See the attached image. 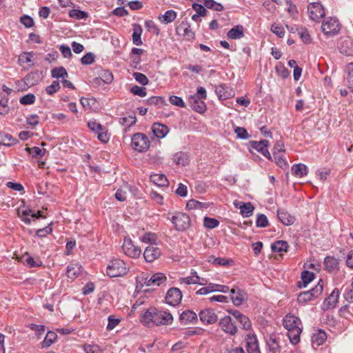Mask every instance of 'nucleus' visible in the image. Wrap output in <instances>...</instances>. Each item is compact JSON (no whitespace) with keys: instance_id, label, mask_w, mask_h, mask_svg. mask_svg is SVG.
<instances>
[{"instance_id":"nucleus-15","label":"nucleus","mask_w":353,"mask_h":353,"mask_svg":"<svg viewBox=\"0 0 353 353\" xmlns=\"http://www.w3.org/2000/svg\"><path fill=\"white\" fill-rule=\"evenodd\" d=\"M230 294L232 303L236 306L241 305L248 299L246 292L239 288L231 289Z\"/></svg>"},{"instance_id":"nucleus-13","label":"nucleus","mask_w":353,"mask_h":353,"mask_svg":"<svg viewBox=\"0 0 353 353\" xmlns=\"http://www.w3.org/2000/svg\"><path fill=\"white\" fill-rule=\"evenodd\" d=\"M182 299V292L177 288H171L168 290L166 296L165 301L166 303L170 305H177L180 303Z\"/></svg>"},{"instance_id":"nucleus-61","label":"nucleus","mask_w":353,"mask_h":353,"mask_svg":"<svg viewBox=\"0 0 353 353\" xmlns=\"http://www.w3.org/2000/svg\"><path fill=\"white\" fill-rule=\"evenodd\" d=\"M35 101V96L33 94H28L22 97L19 102L23 105H30L34 103Z\"/></svg>"},{"instance_id":"nucleus-39","label":"nucleus","mask_w":353,"mask_h":353,"mask_svg":"<svg viewBox=\"0 0 353 353\" xmlns=\"http://www.w3.org/2000/svg\"><path fill=\"white\" fill-rule=\"evenodd\" d=\"M68 15L70 17L78 20L85 19L89 16L88 12L77 9L70 10L68 12Z\"/></svg>"},{"instance_id":"nucleus-22","label":"nucleus","mask_w":353,"mask_h":353,"mask_svg":"<svg viewBox=\"0 0 353 353\" xmlns=\"http://www.w3.org/2000/svg\"><path fill=\"white\" fill-rule=\"evenodd\" d=\"M189 101L193 110L199 113H203L206 110L205 103L196 95L190 96Z\"/></svg>"},{"instance_id":"nucleus-7","label":"nucleus","mask_w":353,"mask_h":353,"mask_svg":"<svg viewBox=\"0 0 353 353\" xmlns=\"http://www.w3.org/2000/svg\"><path fill=\"white\" fill-rule=\"evenodd\" d=\"M321 28L325 34L332 36L339 31L340 23L336 18L329 17L323 21Z\"/></svg>"},{"instance_id":"nucleus-30","label":"nucleus","mask_w":353,"mask_h":353,"mask_svg":"<svg viewBox=\"0 0 353 353\" xmlns=\"http://www.w3.org/2000/svg\"><path fill=\"white\" fill-rule=\"evenodd\" d=\"M244 36L243 27L238 25L230 30L227 33V37L231 39H239Z\"/></svg>"},{"instance_id":"nucleus-16","label":"nucleus","mask_w":353,"mask_h":353,"mask_svg":"<svg viewBox=\"0 0 353 353\" xmlns=\"http://www.w3.org/2000/svg\"><path fill=\"white\" fill-rule=\"evenodd\" d=\"M252 148L261 152L267 159L272 160V156L268 150L269 141L268 140H262L260 141H252L250 142Z\"/></svg>"},{"instance_id":"nucleus-57","label":"nucleus","mask_w":353,"mask_h":353,"mask_svg":"<svg viewBox=\"0 0 353 353\" xmlns=\"http://www.w3.org/2000/svg\"><path fill=\"white\" fill-rule=\"evenodd\" d=\"M130 92L134 95H137V96L141 97H144L147 94L146 88H144V87H140V86H138V85L132 86L131 88V89H130Z\"/></svg>"},{"instance_id":"nucleus-62","label":"nucleus","mask_w":353,"mask_h":353,"mask_svg":"<svg viewBox=\"0 0 353 353\" xmlns=\"http://www.w3.org/2000/svg\"><path fill=\"white\" fill-rule=\"evenodd\" d=\"M59 89H60L59 82L58 81H54L52 82V83L51 85L46 87V92L49 95H52L53 94L57 92Z\"/></svg>"},{"instance_id":"nucleus-25","label":"nucleus","mask_w":353,"mask_h":353,"mask_svg":"<svg viewBox=\"0 0 353 353\" xmlns=\"http://www.w3.org/2000/svg\"><path fill=\"white\" fill-rule=\"evenodd\" d=\"M152 130L154 135L159 139L165 137L169 132V129L165 125L159 123H154L152 126Z\"/></svg>"},{"instance_id":"nucleus-20","label":"nucleus","mask_w":353,"mask_h":353,"mask_svg":"<svg viewBox=\"0 0 353 353\" xmlns=\"http://www.w3.org/2000/svg\"><path fill=\"white\" fill-rule=\"evenodd\" d=\"M246 347L248 353H261L256 335L250 334L247 335Z\"/></svg>"},{"instance_id":"nucleus-48","label":"nucleus","mask_w":353,"mask_h":353,"mask_svg":"<svg viewBox=\"0 0 353 353\" xmlns=\"http://www.w3.org/2000/svg\"><path fill=\"white\" fill-rule=\"evenodd\" d=\"M186 207L190 209H201V208H206L208 207L207 204L205 203L199 202L194 199H191L188 201Z\"/></svg>"},{"instance_id":"nucleus-8","label":"nucleus","mask_w":353,"mask_h":353,"mask_svg":"<svg viewBox=\"0 0 353 353\" xmlns=\"http://www.w3.org/2000/svg\"><path fill=\"white\" fill-rule=\"evenodd\" d=\"M89 129L97 134V138L103 143H107L110 139V135L107 130L99 123L96 121H89L88 122Z\"/></svg>"},{"instance_id":"nucleus-64","label":"nucleus","mask_w":353,"mask_h":353,"mask_svg":"<svg viewBox=\"0 0 353 353\" xmlns=\"http://www.w3.org/2000/svg\"><path fill=\"white\" fill-rule=\"evenodd\" d=\"M94 54L92 52H88L81 59V63L83 65H90L94 61Z\"/></svg>"},{"instance_id":"nucleus-21","label":"nucleus","mask_w":353,"mask_h":353,"mask_svg":"<svg viewBox=\"0 0 353 353\" xmlns=\"http://www.w3.org/2000/svg\"><path fill=\"white\" fill-rule=\"evenodd\" d=\"M34 53L32 52H26L21 53L19 57V63L23 66L25 70H28L32 65L34 62L32 61V57Z\"/></svg>"},{"instance_id":"nucleus-5","label":"nucleus","mask_w":353,"mask_h":353,"mask_svg":"<svg viewBox=\"0 0 353 353\" xmlns=\"http://www.w3.org/2000/svg\"><path fill=\"white\" fill-rule=\"evenodd\" d=\"M150 145V142L148 137L140 132L135 133L132 137V148L139 152H143L147 151Z\"/></svg>"},{"instance_id":"nucleus-58","label":"nucleus","mask_w":353,"mask_h":353,"mask_svg":"<svg viewBox=\"0 0 353 353\" xmlns=\"http://www.w3.org/2000/svg\"><path fill=\"white\" fill-rule=\"evenodd\" d=\"M169 101L171 104L178 106V107H181V108L186 107L185 103L183 101L182 98L175 96V95L170 96L169 97Z\"/></svg>"},{"instance_id":"nucleus-14","label":"nucleus","mask_w":353,"mask_h":353,"mask_svg":"<svg viewBox=\"0 0 353 353\" xmlns=\"http://www.w3.org/2000/svg\"><path fill=\"white\" fill-rule=\"evenodd\" d=\"M339 290L337 288H335L328 297L324 300L322 304V310H328L334 308L339 301Z\"/></svg>"},{"instance_id":"nucleus-27","label":"nucleus","mask_w":353,"mask_h":353,"mask_svg":"<svg viewBox=\"0 0 353 353\" xmlns=\"http://www.w3.org/2000/svg\"><path fill=\"white\" fill-rule=\"evenodd\" d=\"M277 216L279 220L285 225H292L295 221L294 217L283 209L278 210Z\"/></svg>"},{"instance_id":"nucleus-10","label":"nucleus","mask_w":353,"mask_h":353,"mask_svg":"<svg viewBox=\"0 0 353 353\" xmlns=\"http://www.w3.org/2000/svg\"><path fill=\"white\" fill-rule=\"evenodd\" d=\"M122 249L127 256L132 258H138L141 254V248L134 245L130 238L124 239Z\"/></svg>"},{"instance_id":"nucleus-9","label":"nucleus","mask_w":353,"mask_h":353,"mask_svg":"<svg viewBox=\"0 0 353 353\" xmlns=\"http://www.w3.org/2000/svg\"><path fill=\"white\" fill-rule=\"evenodd\" d=\"M220 328L226 334L234 336L237 333L238 328L235 322L230 316L221 318L219 323Z\"/></svg>"},{"instance_id":"nucleus-63","label":"nucleus","mask_w":353,"mask_h":353,"mask_svg":"<svg viewBox=\"0 0 353 353\" xmlns=\"http://www.w3.org/2000/svg\"><path fill=\"white\" fill-rule=\"evenodd\" d=\"M108 320V323L106 329L109 331L112 330L121 322L120 319H115L112 315L109 316Z\"/></svg>"},{"instance_id":"nucleus-46","label":"nucleus","mask_w":353,"mask_h":353,"mask_svg":"<svg viewBox=\"0 0 353 353\" xmlns=\"http://www.w3.org/2000/svg\"><path fill=\"white\" fill-rule=\"evenodd\" d=\"M142 242L145 243L156 244L157 241V236L152 232H146L141 238Z\"/></svg>"},{"instance_id":"nucleus-55","label":"nucleus","mask_w":353,"mask_h":353,"mask_svg":"<svg viewBox=\"0 0 353 353\" xmlns=\"http://www.w3.org/2000/svg\"><path fill=\"white\" fill-rule=\"evenodd\" d=\"M19 212L21 213L22 216H24V217H22V220L26 224L30 223V219L27 217L28 216H30L32 217L36 216V215L34 214V212L31 209L19 210Z\"/></svg>"},{"instance_id":"nucleus-31","label":"nucleus","mask_w":353,"mask_h":353,"mask_svg":"<svg viewBox=\"0 0 353 353\" xmlns=\"http://www.w3.org/2000/svg\"><path fill=\"white\" fill-rule=\"evenodd\" d=\"M150 180L157 185L165 187L168 185V181L165 175L162 174H154L150 176Z\"/></svg>"},{"instance_id":"nucleus-19","label":"nucleus","mask_w":353,"mask_h":353,"mask_svg":"<svg viewBox=\"0 0 353 353\" xmlns=\"http://www.w3.org/2000/svg\"><path fill=\"white\" fill-rule=\"evenodd\" d=\"M167 280L164 274L158 272L154 274L150 278H145L144 284L146 286H159Z\"/></svg>"},{"instance_id":"nucleus-33","label":"nucleus","mask_w":353,"mask_h":353,"mask_svg":"<svg viewBox=\"0 0 353 353\" xmlns=\"http://www.w3.org/2000/svg\"><path fill=\"white\" fill-rule=\"evenodd\" d=\"M142 28L139 24H134L133 27L132 34V41L136 46H141L142 44L141 41Z\"/></svg>"},{"instance_id":"nucleus-49","label":"nucleus","mask_w":353,"mask_h":353,"mask_svg":"<svg viewBox=\"0 0 353 353\" xmlns=\"http://www.w3.org/2000/svg\"><path fill=\"white\" fill-rule=\"evenodd\" d=\"M219 224V221L214 218L205 216L203 220V225L205 228L213 229L216 228Z\"/></svg>"},{"instance_id":"nucleus-47","label":"nucleus","mask_w":353,"mask_h":353,"mask_svg":"<svg viewBox=\"0 0 353 353\" xmlns=\"http://www.w3.org/2000/svg\"><path fill=\"white\" fill-rule=\"evenodd\" d=\"M22 262L26 263L31 268L39 267L41 265V263L40 261H35L34 259L32 256H30L28 253L23 256Z\"/></svg>"},{"instance_id":"nucleus-41","label":"nucleus","mask_w":353,"mask_h":353,"mask_svg":"<svg viewBox=\"0 0 353 353\" xmlns=\"http://www.w3.org/2000/svg\"><path fill=\"white\" fill-rule=\"evenodd\" d=\"M288 244L284 241H277L271 245V248L274 252H281L287 251Z\"/></svg>"},{"instance_id":"nucleus-45","label":"nucleus","mask_w":353,"mask_h":353,"mask_svg":"<svg viewBox=\"0 0 353 353\" xmlns=\"http://www.w3.org/2000/svg\"><path fill=\"white\" fill-rule=\"evenodd\" d=\"M205 287L201 288L196 293L199 295H205L210 292H216V284L210 283L205 285Z\"/></svg>"},{"instance_id":"nucleus-40","label":"nucleus","mask_w":353,"mask_h":353,"mask_svg":"<svg viewBox=\"0 0 353 353\" xmlns=\"http://www.w3.org/2000/svg\"><path fill=\"white\" fill-rule=\"evenodd\" d=\"M314 279V274L307 270H305L301 273V280L303 282V285H299V288L304 287L305 288L307 285L313 281Z\"/></svg>"},{"instance_id":"nucleus-38","label":"nucleus","mask_w":353,"mask_h":353,"mask_svg":"<svg viewBox=\"0 0 353 353\" xmlns=\"http://www.w3.org/2000/svg\"><path fill=\"white\" fill-rule=\"evenodd\" d=\"M173 161L177 165H185L188 163V155L183 152H177L173 157Z\"/></svg>"},{"instance_id":"nucleus-60","label":"nucleus","mask_w":353,"mask_h":353,"mask_svg":"<svg viewBox=\"0 0 353 353\" xmlns=\"http://www.w3.org/2000/svg\"><path fill=\"white\" fill-rule=\"evenodd\" d=\"M268 220L265 215L263 214H258L256 225L259 228H265L268 225Z\"/></svg>"},{"instance_id":"nucleus-36","label":"nucleus","mask_w":353,"mask_h":353,"mask_svg":"<svg viewBox=\"0 0 353 353\" xmlns=\"http://www.w3.org/2000/svg\"><path fill=\"white\" fill-rule=\"evenodd\" d=\"M57 339V334L52 332L48 331L44 340L41 342V346L43 348L50 347Z\"/></svg>"},{"instance_id":"nucleus-37","label":"nucleus","mask_w":353,"mask_h":353,"mask_svg":"<svg viewBox=\"0 0 353 353\" xmlns=\"http://www.w3.org/2000/svg\"><path fill=\"white\" fill-rule=\"evenodd\" d=\"M327 339V334L323 330H319L317 333L314 334L312 336V343L318 346L322 345Z\"/></svg>"},{"instance_id":"nucleus-59","label":"nucleus","mask_w":353,"mask_h":353,"mask_svg":"<svg viewBox=\"0 0 353 353\" xmlns=\"http://www.w3.org/2000/svg\"><path fill=\"white\" fill-rule=\"evenodd\" d=\"M234 132L236 134V136L241 139H248L250 137L247 130L243 127H236L234 129Z\"/></svg>"},{"instance_id":"nucleus-32","label":"nucleus","mask_w":353,"mask_h":353,"mask_svg":"<svg viewBox=\"0 0 353 353\" xmlns=\"http://www.w3.org/2000/svg\"><path fill=\"white\" fill-rule=\"evenodd\" d=\"M292 173L296 176L303 177L307 174V168L303 163H298L292 165Z\"/></svg>"},{"instance_id":"nucleus-35","label":"nucleus","mask_w":353,"mask_h":353,"mask_svg":"<svg viewBox=\"0 0 353 353\" xmlns=\"http://www.w3.org/2000/svg\"><path fill=\"white\" fill-rule=\"evenodd\" d=\"M176 12L173 10H169L165 12V13L161 16L159 17V19L163 23H169L175 20L176 18Z\"/></svg>"},{"instance_id":"nucleus-18","label":"nucleus","mask_w":353,"mask_h":353,"mask_svg":"<svg viewBox=\"0 0 353 353\" xmlns=\"http://www.w3.org/2000/svg\"><path fill=\"white\" fill-rule=\"evenodd\" d=\"M176 32L181 33L186 40H192L195 37V33L190 28V25L188 21H183L176 28Z\"/></svg>"},{"instance_id":"nucleus-56","label":"nucleus","mask_w":353,"mask_h":353,"mask_svg":"<svg viewBox=\"0 0 353 353\" xmlns=\"http://www.w3.org/2000/svg\"><path fill=\"white\" fill-rule=\"evenodd\" d=\"M132 76L134 79L142 85H146L149 83L148 77L141 72H134Z\"/></svg>"},{"instance_id":"nucleus-52","label":"nucleus","mask_w":353,"mask_h":353,"mask_svg":"<svg viewBox=\"0 0 353 353\" xmlns=\"http://www.w3.org/2000/svg\"><path fill=\"white\" fill-rule=\"evenodd\" d=\"M26 150L32 155L33 157H41L44 155L45 149H41L39 147L26 148Z\"/></svg>"},{"instance_id":"nucleus-28","label":"nucleus","mask_w":353,"mask_h":353,"mask_svg":"<svg viewBox=\"0 0 353 353\" xmlns=\"http://www.w3.org/2000/svg\"><path fill=\"white\" fill-rule=\"evenodd\" d=\"M236 208H239L241 212V215L243 217H249L250 216L253 211L254 210V206L250 202L248 203H242L239 202V204L234 203Z\"/></svg>"},{"instance_id":"nucleus-17","label":"nucleus","mask_w":353,"mask_h":353,"mask_svg":"<svg viewBox=\"0 0 353 353\" xmlns=\"http://www.w3.org/2000/svg\"><path fill=\"white\" fill-rule=\"evenodd\" d=\"M161 255V250L156 246H148L143 252V256L147 262H153Z\"/></svg>"},{"instance_id":"nucleus-26","label":"nucleus","mask_w":353,"mask_h":353,"mask_svg":"<svg viewBox=\"0 0 353 353\" xmlns=\"http://www.w3.org/2000/svg\"><path fill=\"white\" fill-rule=\"evenodd\" d=\"M325 270L329 272H334L339 270V261L333 256H326L324 259Z\"/></svg>"},{"instance_id":"nucleus-34","label":"nucleus","mask_w":353,"mask_h":353,"mask_svg":"<svg viewBox=\"0 0 353 353\" xmlns=\"http://www.w3.org/2000/svg\"><path fill=\"white\" fill-rule=\"evenodd\" d=\"M81 265L78 263H72L67 267V276L70 279L76 278L81 272Z\"/></svg>"},{"instance_id":"nucleus-12","label":"nucleus","mask_w":353,"mask_h":353,"mask_svg":"<svg viewBox=\"0 0 353 353\" xmlns=\"http://www.w3.org/2000/svg\"><path fill=\"white\" fill-rule=\"evenodd\" d=\"M200 321L205 325H210L216 323L218 316L214 310L211 308H205L201 310L199 313Z\"/></svg>"},{"instance_id":"nucleus-51","label":"nucleus","mask_w":353,"mask_h":353,"mask_svg":"<svg viewBox=\"0 0 353 353\" xmlns=\"http://www.w3.org/2000/svg\"><path fill=\"white\" fill-rule=\"evenodd\" d=\"M236 321L241 325L243 330H248L252 327L250 319L244 314H242Z\"/></svg>"},{"instance_id":"nucleus-6","label":"nucleus","mask_w":353,"mask_h":353,"mask_svg":"<svg viewBox=\"0 0 353 353\" xmlns=\"http://www.w3.org/2000/svg\"><path fill=\"white\" fill-rule=\"evenodd\" d=\"M323 290L322 281L320 280L318 284L310 290L300 293L298 296L297 301L299 303H306L314 298L318 297L322 293Z\"/></svg>"},{"instance_id":"nucleus-43","label":"nucleus","mask_w":353,"mask_h":353,"mask_svg":"<svg viewBox=\"0 0 353 353\" xmlns=\"http://www.w3.org/2000/svg\"><path fill=\"white\" fill-rule=\"evenodd\" d=\"M83 350L85 353H103V349L97 344H84Z\"/></svg>"},{"instance_id":"nucleus-1","label":"nucleus","mask_w":353,"mask_h":353,"mask_svg":"<svg viewBox=\"0 0 353 353\" xmlns=\"http://www.w3.org/2000/svg\"><path fill=\"white\" fill-rule=\"evenodd\" d=\"M173 320V316L169 312L152 307L148 309L141 316V323L148 327L171 325Z\"/></svg>"},{"instance_id":"nucleus-11","label":"nucleus","mask_w":353,"mask_h":353,"mask_svg":"<svg viewBox=\"0 0 353 353\" xmlns=\"http://www.w3.org/2000/svg\"><path fill=\"white\" fill-rule=\"evenodd\" d=\"M307 12L310 18L313 21H319L325 17V10L322 5L319 2H313L307 6Z\"/></svg>"},{"instance_id":"nucleus-2","label":"nucleus","mask_w":353,"mask_h":353,"mask_svg":"<svg viewBox=\"0 0 353 353\" xmlns=\"http://www.w3.org/2000/svg\"><path fill=\"white\" fill-rule=\"evenodd\" d=\"M300 319L292 314H287L283 319V325L288 330V336L292 344H296L300 341L302 329Z\"/></svg>"},{"instance_id":"nucleus-44","label":"nucleus","mask_w":353,"mask_h":353,"mask_svg":"<svg viewBox=\"0 0 353 353\" xmlns=\"http://www.w3.org/2000/svg\"><path fill=\"white\" fill-rule=\"evenodd\" d=\"M51 75L53 78L59 79V78H63L68 77V72L66 70L61 66L58 68H55L52 70L51 71Z\"/></svg>"},{"instance_id":"nucleus-42","label":"nucleus","mask_w":353,"mask_h":353,"mask_svg":"<svg viewBox=\"0 0 353 353\" xmlns=\"http://www.w3.org/2000/svg\"><path fill=\"white\" fill-rule=\"evenodd\" d=\"M347 86L353 92V63H350L347 65Z\"/></svg>"},{"instance_id":"nucleus-50","label":"nucleus","mask_w":353,"mask_h":353,"mask_svg":"<svg viewBox=\"0 0 353 353\" xmlns=\"http://www.w3.org/2000/svg\"><path fill=\"white\" fill-rule=\"evenodd\" d=\"M146 103L149 105H154L161 106L165 103V100L161 97L153 96L147 99Z\"/></svg>"},{"instance_id":"nucleus-3","label":"nucleus","mask_w":353,"mask_h":353,"mask_svg":"<svg viewBox=\"0 0 353 353\" xmlns=\"http://www.w3.org/2000/svg\"><path fill=\"white\" fill-rule=\"evenodd\" d=\"M129 272V267L121 259L112 260L106 268V274L110 277L123 276Z\"/></svg>"},{"instance_id":"nucleus-24","label":"nucleus","mask_w":353,"mask_h":353,"mask_svg":"<svg viewBox=\"0 0 353 353\" xmlns=\"http://www.w3.org/2000/svg\"><path fill=\"white\" fill-rule=\"evenodd\" d=\"M268 353H280V345L276 335H270L266 338Z\"/></svg>"},{"instance_id":"nucleus-4","label":"nucleus","mask_w":353,"mask_h":353,"mask_svg":"<svg viewBox=\"0 0 353 353\" xmlns=\"http://www.w3.org/2000/svg\"><path fill=\"white\" fill-rule=\"evenodd\" d=\"M167 219L171 221L174 225V228L178 231L185 230L190 224L189 216L183 212H176L171 217L168 216Z\"/></svg>"},{"instance_id":"nucleus-54","label":"nucleus","mask_w":353,"mask_h":353,"mask_svg":"<svg viewBox=\"0 0 353 353\" xmlns=\"http://www.w3.org/2000/svg\"><path fill=\"white\" fill-rule=\"evenodd\" d=\"M225 90V88L224 86L221 85L216 90V92L219 94V97L221 99H228L233 95V92L231 90L229 92Z\"/></svg>"},{"instance_id":"nucleus-29","label":"nucleus","mask_w":353,"mask_h":353,"mask_svg":"<svg viewBox=\"0 0 353 353\" xmlns=\"http://www.w3.org/2000/svg\"><path fill=\"white\" fill-rule=\"evenodd\" d=\"M18 143V140L11 134L4 132H0V144L5 146H12Z\"/></svg>"},{"instance_id":"nucleus-53","label":"nucleus","mask_w":353,"mask_h":353,"mask_svg":"<svg viewBox=\"0 0 353 353\" xmlns=\"http://www.w3.org/2000/svg\"><path fill=\"white\" fill-rule=\"evenodd\" d=\"M273 157L276 165L281 168L285 169L288 167V162L276 152H273Z\"/></svg>"},{"instance_id":"nucleus-23","label":"nucleus","mask_w":353,"mask_h":353,"mask_svg":"<svg viewBox=\"0 0 353 353\" xmlns=\"http://www.w3.org/2000/svg\"><path fill=\"white\" fill-rule=\"evenodd\" d=\"M197 319V314L194 312L189 310L183 311L179 316V321L183 325L195 323Z\"/></svg>"}]
</instances>
